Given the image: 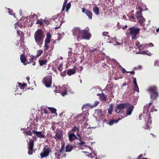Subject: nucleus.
Masks as SVG:
<instances>
[{
	"label": "nucleus",
	"mask_w": 159,
	"mask_h": 159,
	"mask_svg": "<svg viewBox=\"0 0 159 159\" xmlns=\"http://www.w3.org/2000/svg\"><path fill=\"white\" fill-rule=\"evenodd\" d=\"M50 151L51 150L49 148H43V152L40 154L41 157L43 158L48 156Z\"/></svg>",
	"instance_id": "15"
},
{
	"label": "nucleus",
	"mask_w": 159,
	"mask_h": 159,
	"mask_svg": "<svg viewBox=\"0 0 159 159\" xmlns=\"http://www.w3.org/2000/svg\"><path fill=\"white\" fill-rule=\"evenodd\" d=\"M34 141L30 140L29 143V149L28 151V154L29 155H32L33 154L32 150L34 146Z\"/></svg>",
	"instance_id": "17"
},
{
	"label": "nucleus",
	"mask_w": 159,
	"mask_h": 159,
	"mask_svg": "<svg viewBox=\"0 0 159 159\" xmlns=\"http://www.w3.org/2000/svg\"><path fill=\"white\" fill-rule=\"evenodd\" d=\"M67 92L68 91H63V93H62L61 94L62 95V96H64L66 95L67 94Z\"/></svg>",
	"instance_id": "58"
},
{
	"label": "nucleus",
	"mask_w": 159,
	"mask_h": 159,
	"mask_svg": "<svg viewBox=\"0 0 159 159\" xmlns=\"http://www.w3.org/2000/svg\"><path fill=\"white\" fill-rule=\"evenodd\" d=\"M99 102L98 101H95L93 105H90V106H89L90 107H95L97 106L99 104Z\"/></svg>",
	"instance_id": "35"
},
{
	"label": "nucleus",
	"mask_w": 159,
	"mask_h": 159,
	"mask_svg": "<svg viewBox=\"0 0 159 159\" xmlns=\"http://www.w3.org/2000/svg\"><path fill=\"white\" fill-rule=\"evenodd\" d=\"M68 136L70 142H72L77 139V137L74 133L69 132L68 133Z\"/></svg>",
	"instance_id": "18"
},
{
	"label": "nucleus",
	"mask_w": 159,
	"mask_h": 159,
	"mask_svg": "<svg viewBox=\"0 0 159 159\" xmlns=\"http://www.w3.org/2000/svg\"><path fill=\"white\" fill-rule=\"evenodd\" d=\"M148 44L147 48L149 47H153L154 46V45L152 43H150L148 44Z\"/></svg>",
	"instance_id": "49"
},
{
	"label": "nucleus",
	"mask_w": 159,
	"mask_h": 159,
	"mask_svg": "<svg viewBox=\"0 0 159 159\" xmlns=\"http://www.w3.org/2000/svg\"><path fill=\"white\" fill-rule=\"evenodd\" d=\"M48 109L51 111L52 113H56V109L54 108L51 107H48Z\"/></svg>",
	"instance_id": "34"
},
{
	"label": "nucleus",
	"mask_w": 159,
	"mask_h": 159,
	"mask_svg": "<svg viewBox=\"0 0 159 159\" xmlns=\"http://www.w3.org/2000/svg\"><path fill=\"white\" fill-rule=\"evenodd\" d=\"M79 128L76 126L74 127L71 130L73 132H78L79 131Z\"/></svg>",
	"instance_id": "39"
},
{
	"label": "nucleus",
	"mask_w": 159,
	"mask_h": 159,
	"mask_svg": "<svg viewBox=\"0 0 159 159\" xmlns=\"http://www.w3.org/2000/svg\"><path fill=\"white\" fill-rule=\"evenodd\" d=\"M43 82L48 88L50 87L52 83V76L51 74L44 77L43 79Z\"/></svg>",
	"instance_id": "8"
},
{
	"label": "nucleus",
	"mask_w": 159,
	"mask_h": 159,
	"mask_svg": "<svg viewBox=\"0 0 159 159\" xmlns=\"http://www.w3.org/2000/svg\"><path fill=\"white\" fill-rule=\"evenodd\" d=\"M76 69V66H74L73 69H70L67 71V74L70 76L75 73V70Z\"/></svg>",
	"instance_id": "21"
},
{
	"label": "nucleus",
	"mask_w": 159,
	"mask_h": 159,
	"mask_svg": "<svg viewBox=\"0 0 159 159\" xmlns=\"http://www.w3.org/2000/svg\"><path fill=\"white\" fill-rule=\"evenodd\" d=\"M73 147L71 145H68L66 147V152H69L73 149Z\"/></svg>",
	"instance_id": "26"
},
{
	"label": "nucleus",
	"mask_w": 159,
	"mask_h": 159,
	"mask_svg": "<svg viewBox=\"0 0 159 159\" xmlns=\"http://www.w3.org/2000/svg\"><path fill=\"white\" fill-rule=\"evenodd\" d=\"M147 44H141L139 47L138 49L140 51L143 50L144 49L147 48Z\"/></svg>",
	"instance_id": "29"
},
{
	"label": "nucleus",
	"mask_w": 159,
	"mask_h": 159,
	"mask_svg": "<svg viewBox=\"0 0 159 159\" xmlns=\"http://www.w3.org/2000/svg\"><path fill=\"white\" fill-rule=\"evenodd\" d=\"M43 24L45 23L46 24H48V21L47 20H43Z\"/></svg>",
	"instance_id": "59"
},
{
	"label": "nucleus",
	"mask_w": 159,
	"mask_h": 159,
	"mask_svg": "<svg viewBox=\"0 0 159 159\" xmlns=\"http://www.w3.org/2000/svg\"><path fill=\"white\" fill-rule=\"evenodd\" d=\"M62 64L61 63H60L59 64V66H57V68L58 70L60 71H61L62 70Z\"/></svg>",
	"instance_id": "40"
},
{
	"label": "nucleus",
	"mask_w": 159,
	"mask_h": 159,
	"mask_svg": "<svg viewBox=\"0 0 159 159\" xmlns=\"http://www.w3.org/2000/svg\"><path fill=\"white\" fill-rule=\"evenodd\" d=\"M155 66H159V60H157L155 61L154 62Z\"/></svg>",
	"instance_id": "47"
},
{
	"label": "nucleus",
	"mask_w": 159,
	"mask_h": 159,
	"mask_svg": "<svg viewBox=\"0 0 159 159\" xmlns=\"http://www.w3.org/2000/svg\"><path fill=\"white\" fill-rule=\"evenodd\" d=\"M90 106V105L89 103H87L85 104L82 107V110H83L85 108H86L87 107H89Z\"/></svg>",
	"instance_id": "41"
},
{
	"label": "nucleus",
	"mask_w": 159,
	"mask_h": 159,
	"mask_svg": "<svg viewBox=\"0 0 159 159\" xmlns=\"http://www.w3.org/2000/svg\"><path fill=\"white\" fill-rule=\"evenodd\" d=\"M78 46L79 47H80V48H83L84 49V47L83 45H81V44L79 43L78 44Z\"/></svg>",
	"instance_id": "60"
},
{
	"label": "nucleus",
	"mask_w": 159,
	"mask_h": 159,
	"mask_svg": "<svg viewBox=\"0 0 159 159\" xmlns=\"http://www.w3.org/2000/svg\"><path fill=\"white\" fill-rule=\"evenodd\" d=\"M63 16L60 14H58L57 16H55L53 19L54 21L57 23L56 27H55L56 29H58L60 27L61 25L63 23L62 20Z\"/></svg>",
	"instance_id": "7"
},
{
	"label": "nucleus",
	"mask_w": 159,
	"mask_h": 159,
	"mask_svg": "<svg viewBox=\"0 0 159 159\" xmlns=\"http://www.w3.org/2000/svg\"><path fill=\"white\" fill-rule=\"evenodd\" d=\"M93 10L94 12L96 15H98L99 14V8L97 7H95L93 8Z\"/></svg>",
	"instance_id": "31"
},
{
	"label": "nucleus",
	"mask_w": 159,
	"mask_h": 159,
	"mask_svg": "<svg viewBox=\"0 0 159 159\" xmlns=\"http://www.w3.org/2000/svg\"><path fill=\"white\" fill-rule=\"evenodd\" d=\"M43 52V50H38L37 52V54L36 56V58L40 56H41Z\"/></svg>",
	"instance_id": "33"
},
{
	"label": "nucleus",
	"mask_w": 159,
	"mask_h": 159,
	"mask_svg": "<svg viewBox=\"0 0 159 159\" xmlns=\"http://www.w3.org/2000/svg\"><path fill=\"white\" fill-rule=\"evenodd\" d=\"M83 147H84V148H82V149H84V148H89L90 149V148L89 147H88L87 146H86V145H84V146H83Z\"/></svg>",
	"instance_id": "62"
},
{
	"label": "nucleus",
	"mask_w": 159,
	"mask_h": 159,
	"mask_svg": "<svg viewBox=\"0 0 159 159\" xmlns=\"http://www.w3.org/2000/svg\"><path fill=\"white\" fill-rule=\"evenodd\" d=\"M64 146H62L60 150L58 153H55V159H60L61 157H62V155L65 152Z\"/></svg>",
	"instance_id": "13"
},
{
	"label": "nucleus",
	"mask_w": 159,
	"mask_h": 159,
	"mask_svg": "<svg viewBox=\"0 0 159 159\" xmlns=\"http://www.w3.org/2000/svg\"><path fill=\"white\" fill-rule=\"evenodd\" d=\"M60 90L61 91H68L71 93H73L71 89L68 85H64L60 88Z\"/></svg>",
	"instance_id": "16"
},
{
	"label": "nucleus",
	"mask_w": 159,
	"mask_h": 159,
	"mask_svg": "<svg viewBox=\"0 0 159 159\" xmlns=\"http://www.w3.org/2000/svg\"><path fill=\"white\" fill-rule=\"evenodd\" d=\"M8 13L10 15H13L14 17H15V16H14V15L13 14V11L11 10L9 8H8Z\"/></svg>",
	"instance_id": "46"
},
{
	"label": "nucleus",
	"mask_w": 159,
	"mask_h": 159,
	"mask_svg": "<svg viewBox=\"0 0 159 159\" xmlns=\"http://www.w3.org/2000/svg\"><path fill=\"white\" fill-rule=\"evenodd\" d=\"M87 156L89 157H90L91 159H98L96 157V155L94 153H89L87 154Z\"/></svg>",
	"instance_id": "27"
},
{
	"label": "nucleus",
	"mask_w": 159,
	"mask_h": 159,
	"mask_svg": "<svg viewBox=\"0 0 159 159\" xmlns=\"http://www.w3.org/2000/svg\"><path fill=\"white\" fill-rule=\"evenodd\" d=\"M63 131L57 129L53 138L57 140H61L63 139Z\"/></svg>",
	"instance_id": "12"
},
{
	"label": "nucleus",
	"mask_w": 159,
	"mask_h": 159,
	"mask_svg": "<svg viewBox=\"0 0 159 159\" xmlns=\"http://www.w3.org/2000/svg\"><path fill=\"white\" fill-rule=\"evenodd\" d=\"M30 79V77L28 76L26 77V79L27 80L29 84H30V82H29Z\"/></svg>",
	"instance_id": "63"
},
{
	"label": "nucleus",
	"mask_w": 159,
	"mask_h": 159,
	"mask_svg": "<svg viewBox=\"0 0 159 159\" xmlns=\"http://www.w3.org/2000/svg\"><path fill=\"white\" fill-rule=\"evenodd\" d=\"M92 89L93 90L95 89V90L96 91H98L100 90V89H99V88L98 87H97L95 88H93Z\"/></svg>",
	"instance_id": "51"
},
{
	"label": "nucleus",
	"mask_w": 159,
	"mask_h": 159,
	"mask_svg": "<svg viewBox=\"0 0 159 159\" xmlns=\"http://www.w3.org/2000/svg\"><path fill=\"white\" fill-rule=\"evenodd\" d=\"M17 83L18 84V86H16V87H17V89H19L20 92V90L21 92H22L23 91L24 87L25 86L26 84H22L19 82H18Z\"/></svg>",
	"instance_id": "22"
},
{
	"label": "nucleus",
	"mask_w": 159,
	"mask_h": 159,
	"mask_svg": "<svg viewBox=\"0 0 159 159\" xmlns=\"http://www.w3.org/2000/svg\"><path fill=\"white\" fill-rule=\"evenodd\" d=\"M67 0H65L63 4L62 8V9L61 11H63L65 9L66 7V11L68 12V11L70 9L71 7V3L70 2H68L67 4Z\"/></svg>",
	"instance_id": "14"
},
{
	"label": "nucleus",
	"mask_w": 159,
	"mask_h": 159,
	"mask_svg": "<svg viewBox=\"0 0 159 159\" xmlns=\"http://www.w3.org/2000/svg\"><path fill=\"white\" fill-rule=\"evenodd\" d=\"M45 48L44 49V50H45V51L47 50H48V48H49L48 45L47 44H46V43H45Z\"/></svg>",
	"instance_id": "52"
},
{
	"label": "nucleus",
	"mask_w": 159,
	"mask_h": 159,
	"mask_svg": "<svg viewBox=\"0 0 159 159\" xmlns=\"http://www.w3.org/2000/svg\"><path fill=\"white\" fill-rule=\"evenodd\" d=\"M26 20V18H25V17H24V18H22L21 19V20L20 21V23H21L22 26H25V25H26L24 24V20Z\"/></svg>",
	"instance_id": "36"
},
{
	"label": "nucleus",
	"mask_w": 159,
	"mask_h": 159,
	"mask_svg": "<svg viewBox=\"0 0 159 159\" xmlns=\"http://www.w3.org/2000/svg\"><path fill=\"white\" fill-rule=\"evenodd\" d=\"M32 133L34 134V137L35 140H36L37 138L41 139L46 138L45 132L43 131H38L35 129H33L32 130Z\"/></svg>",
	"instance_id": "6"
},
{
	"label": "nucleus",
	"mask_w": 159,
	"mask_h": 159,
	"mask_svg": "<svg viewBox=\"0 0 159 159\" xmlns=\"http://www.w3.org/2000/svg\"><path fill=\"white\" fill-rule=\"evenodd\" d=\"M113 109L111 108H109L108 109V112L110 114H111L112 111Z\"/></svg>",
	"instance_id": "55"
},
{
	"label": "nucleus",
	"mask_w": 159,
	"mask_h": 159,
	"mask_svg": "<svg viewBox=\"0 0 159 159\" xmlns=\"http://www.w3.org/2000/svg\"><path fill=\"white\" fill-rule=\"evenodd\" d=\"M82 11L83 13H85L87 16H88L89 18L91 19L92 17V12L90 11L89 10L86 9L85 8L82 9Z\"/></svg>",
	"instance_id": "19"
},
{
	"label": "nucleus",
	"mask_w": 159,
	"mask_h": 159,
	"mask_svg": "<svg viewBox=\"0 0 159 159\" xmlns=\"http://www.w3.org/2000/svg\"><path fill=\"white\" fill-rule=\"evenodd\" d=\"M133 83L134 84V90L137 91L138 92H139V87L138 86L137 81H136V78H134V80L133 81Z\"/></svg>",
	"instance_id": "23"
},
{
	"label": "nucleus",
	"mask_w": 159,
	"mask_h": 159,
	"mask_svg": "<svg viewBox=\"0 0 159 159\" xmlns=\"http://www.w3.org/2000/svg\"><path fill=\"white\" fill-rule=\"evenodd\" d=\"M142 68V66L141 65H139L137 67L135 68L137 69H141Z\"/></svg>",
	"instance_id": "54"
},
{
	"label": "nucleus",
	"mask_w": 159,
	"mask_h": 159,
	"mask_svg": "<svg viewBox=\"0 0 159 159\" xmlns=\"http://www.w3.org/2000/svg\"><path fill=\"white\" fill-rule=\"evenodd\" d=\"M140 4H141V6L144 5L143 3L139 1V2H138L137 3V4L136 5V9L137 10H139V11H142V8L141 7L140 5Z\"/></svg>",
	"instance_id": "25"
},
{
	"label": "nucleus",
	"mask_w": 159,
	"mask_h": 159,
	"mask_svg": "<svg viewBox=\"0 0 159 159\" xmlns=\"http://www.w3.org/2000/svg\"><path fill=\"white\" fill-rule=\"evenodd\" d=\"M136 16L139 22L141 25L144 26L143 23L145 22V19L143 18L142 14V11H137L136 13Z\"/></svg>",
	"instance_id": "10"
},
{
	"label": "nucleus",
	"mask_w": 159,
	"mask_h": 159,
	"mask_svg": "<svg viewBox=\"0 0 159 159\" xmlns=\"http://www.w3.org/2000/svg\"><path fill=\"white\" fill-rule=\"evenodd\" d=\"M130 32V35L133 39H135L137 37V35L139 33L140 29L138 28L132 27L129 28Z\"/></svg>",
	"instance_id": "9"
},
{
	"label": "nucleus",
	"mask_w": 159,
	"mask_h": 159,
	"mask_svg": "<svg viewBox=\"0 0 159 159\" xmlns=\"http://www.w3.org/2000/svg\"><path fill=\"white\" fill-rule=\"evenodd\" d=\"M89 29L86 28L84 30H81L78 28H75L72 30L73 35H75L77 39H89L91 34L89 32Z\"/></svg>",
	"instance_id": "2"
},
{
	"label": "nucleus",
	"mask_w": 159,
	"mask_h": 159,
	"mask_svg": "<svg viewBox=\"0 0 159 159\" xmlns=\"http://www.w3.org/2000/svg\"><path fill=\"white\" fill-rule=\"evenodd\" d=\"M50 39L46 38L45 41V43L47 44L49 43L50 42Z\"/></svg>",
	"instance_id": "50"
},
{
	"label": "nucleus",
	"mask_w": 159,
	"mask_h": 159,
	"mask_svg": "<svg viewBox=\"0 0 159 159\" xmlns=\"http://www.w3.org/2000/svg\"><path fill=\"white\" fill-rule=\"evenodd\" d=\"M134 107L133 106H132L130 107H129L126 111V116H127L130 115L133 111L134 109Z\"/></svg>",
	"instance_id": "20"
},
{
	"label": "nucleus",
	"mask_w": 159,
	"mask_h": 159,
	"mask_svg": "<svg viewBox=\"0 0 159 159\" xmlns=\"http://www.w3.org/2000/svg\"><path fill=\"white\" fill-rule=\"evenodd\" d=\"M47 60H42L40 59L39 60V63L40 66H42L45 65L47 63Z\"/></svg>",
	"instance_id": "28"
},
{
	"label": "nucleus",
	"mask_w": 159,
	"mask_h": 159,
	"mask_svg": "<svg viewBox=\"0 0 159 159\" xmlns=\"http://www.w3.org/2000/svg\"><path fill=\"white\" fill-rule=\"evenodd\" d=\"M30 18H31V19H32V18H34L35 19L37 18V16H36L34 14H33L32 13H31V15L30 16Z\"/></svg>",
	"instance_id": "42"
},
{
	"label": "nucleus",
	"mask_w": 159,
	"mask_h": 159,
	"mask_svg": "<svg viewBox=\"0 0 159 159\" xmlns=\"http://www.w3.org/2000/svg\"><path fill=\"white\" fill-rule=\"evenodd\" d=\"M36 58V57H35L34 56L31 55L30 56V58L29 59V60L30 61V63L34 59Z\"/></svg>",
	"instance_id": "45"
},
{
	"label": "nucleus",
	"mask_w": 159,
	"mask_h": 159,
	"mask_svg": "<svg viewBox=\"0 0 159 159\" xmlns=\"http://www.w3.org/2000/svg\"><path fill=\"white\" fill-rule=\"evenodd\" d=\"M136 48H139V46L140 45V44L139 42H137L136 43Z\"/></svg>",
	"instance_id": "53"
},
{
	"label": "nucleus",
	"mask_w": 159,
	"mask_h": 159,
	"mask_svg": "<svg viewBox=\"0 0 159 159\" xmlns=\"http://www.w3.org/2000/svg\"><path fill=\"white\" fill-rule=\"evenodd\" d=\"M24 133L25 134L26 136H28V135L32 136V132L30 131H25L24 132Z\"/></svg>",
	"instance_id": "37"
},
{
	"label": "nucleus",
	"mask_w": 159,
	"mask_h": 159,
	"mask_svg": "<svg viewBox=\"0 0 159 159\" xmlns=\"http://www.w3.org/2000/svg\"><path fill=\"white\" fill-rule=\"evenodd\" d=\"M108 34V33L107 32H104L102 33V35L104 36H107V35Z\"/></svg>",
	"instance_id": "57"
},
{
	"label": "nucleus",
	"mask_w": 159,
	"mask_h": 159,
	"mask_svg": "<svg viewBox=\"0 0 159 159\" xmlns=\"http://www.w3.org/2000/svg\"><path fill=\"white\" fill-rule=\"evenodd\" d=\"M20 59L21 62L23 63H25L26 61V57L24 54H22L20 56Z\"/></svg>",
	"instance_id": "32"
},
{
	"label": "nucleus",
	"mask_w": 159,
	"mask_h": 159,
	"mask_svg": "<svg viewBox=\"0 0 159 159\" xmlns=\"http://www.w3.org/2000/svg\"><path fill=\"white\" fill-rule=\"evenodd\" d=\"M136 53L137 54H143V55L147 54V55H149V54H148L147 53V52H143V51H141V52H137Z\"/></svg>",
	"instance_id": "43"
},
{
	"label": "nucleus",
	"mask_w": 159,
	"mask_h": 159,
	"mask_svg": "<svg viewBox=\"0 0 159 159\" xmlns=\"http://www.w3.org/2000/svg\"><path fill=\"white\" fill-rule=\"evenodd\" d=\"M16 87V89L15 91V93L16 94H20L21 95L22 93V92H21V91L20 90V92L19 91V89H17V87Z\"/></svg>",
	"instance_id": "44"
},
{
	"label": "nucleus",
	"mask_w": 159,
	"mask_h": 159,
	"mask_svg": "<svg viewBox=\"0 0 159 159\" xmlns=\"http://www.w3.org/2000/svg\"><path fill=\"white\" fill-rule=\"evenodd\" d=\"M83 69V67L82 66H79L77 68V70L78 71H81Z\"/></svg>",
	"instance_id": "48"
},
{
	"label": "nucleus",
	"mask_w": 159,
	"mask_h": 159,
	"mask_svg": "<svg viewBox=\"0 0 159 159\" xmlns=\"http://www.w3.org/2000/svg\"><path fill=\"white\" fill-rule=\"evenodd\" d=\"M120 120V118L118 120H111L109 121V122L108 123V124L110 125H111L113 124H114V123H117L119 121V120Z\"/></svg>",
	"instance_id": "30"
},
{
	"label": "nucleus",
	"mask_w": 159,
	"mask_h": 159,
	"mask_svg": "<svg viewBox=\"0 0 159 159\" xmlns=\"http://www.w3.org/2000/svg\"><path fill=\"white\" fill-rule=\"evenodd\" d=\"M76 56L74 53H72L71 51H69L68 52V61L72 64L75 63L76 61Z\"/></svg>",
	"instance_id": "11"
},
{
	"label": "nucleus",
	"mask_w": 159,
	"mask_h": 159,
	"mask_svg": "<svg viewBox=\"0 0 159 159\" xmlns=\"http://www.w3.org/2000/svg\"><path fill=\"white\" fill-rule=\"evenodd\" d=\"M152 104V102H151L145 105L143 107V113L140 114L139 116V119L143 120L145 122V125L144 128L145 129H149L151 127L152 120L149 108Z\"/></svg>",
	"instance_id": "1"
},
{
	"label": "nucleus",
	"mask_w": 159,
	"mask_h": 159,
	"mask_svg": "<svg viewBox=\"0 0 159 159\" xmlns=\"http://www.w3.org/2000/svg\"><path fill=\"white\" fill-rule=\"evenodd\" d=\"M36 24H39L40 25L43 24V20H38L36 22Z\"/></svg>",
	"instance_id": "38"
},
{
	"label": "nucleus",
	"mask_w": 159,
	"mask_h": 159,
	"mask_svg": "<svg viewBox=\"0 0 159 159\" xmlns=\"http://www.w3.org/2000/svg\"><path fill=\"white\" fill-rule=\"evenodd\" d=\"M51 37V36L50 34L48 33H47V34L46 38L50 39Z\"/></svg>",
	"instance_id": "56"
},
{
	"label": "nucleus",
	"mask_w": 159,
	"mask_h": 159,
	"mask_svg": "<svg viewBox=\"0 0 159 159\" xmlns=\"http://www.w3.org/2000/svg\"><path fill=\"white\" fill-rule=\"evenodd\" d=\"M97 95L100 97V99L101 101L103 102L105 101H106V98L104 93H97Z\"/></svg>",
	"instance_id": "24"
},
{
	"label": "nucleus",
	"mask_w": 159,
	"mask_h": 159,
	"mask_svg": "<svg viewBox=\"0 0 159 159\" xmlns=\"http://www.w3.org/2000/svg\"><path fill=\"white\" fill-rule=\"evenodd\" d=\"M97 49H91L90 50V52H94L95 51L97 50Z\"/></svg>",
	"instance_id": "61"
},
{
	"label": "nucleus",
	"mask_w": 159,
	"mask_h": 159,
	"mask_svg": "<svg viewBox=\"0 0 159 159\" xmlns=\"http://www.w3.org/2000/svg\"><path fill=\"white\" fill-rule=\"evenodd\" d=\"M147 90L150 93L151 99L154 100L158 96L157 88L155 86L150 87Z\"/></svg>",
	"instance_id": "4"
},
{
	"label": "nucleus",
	"mask_w": 159,
	"mask_h": 159,
	"mask_svg": "<svg viewBox=\"0 0 159 159\" xmlns=\"http://www.w3.org/2000/svg\"><path fill=\"white\" fill-rule=\"evenodd\" d=\"M34 37L36 43L39 45H41L44 38L42 30L39 29L35 33Z\"/></svg>",
	"instance_id": "3"
},
{
	"label": "nucleus",
	"mask_w": 159,
	"mask_h": 159,
	"mask_svg": "<svg viewBox=\"0 0 159 159\" xmlns=\"http://www.w3.org/2000/svg\"><path fill=\"white\" fill-rule=\"evenodd\" d=\"M122 72L123 73H124L125 72L126 70L125 69H124L123 68H122Z\"/></svg>",
	"instance_id": "64"
},
{
	"label": "nucleus",
	"mask_w": 159,
	"mask_h": 159,
	"mask_svg": "<svg viewBox=\"0 0 159 159\" xmlns=\"http://www.w3.org/2000/svg\"><path fill=\"white\" fill-rule=\"evenodd\" d=\"M129 106L130 104L129 103L119 104L117 105L115 107V111L118 113L121 114L123 112L124 109L126 108Z\"/></svg>",
	"instance_id": "5"
}]
</instances>
